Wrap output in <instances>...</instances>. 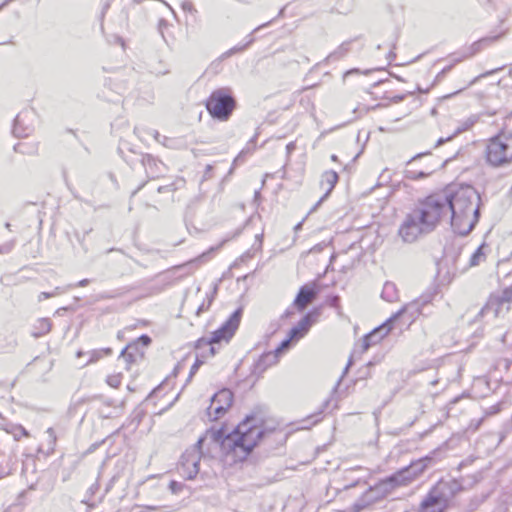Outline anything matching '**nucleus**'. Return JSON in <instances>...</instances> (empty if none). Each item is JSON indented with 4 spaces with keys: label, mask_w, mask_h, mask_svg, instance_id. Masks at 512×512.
Instances as JSON below:
<instances>
[{
    "label": "nucleus",
    "mask_w": 512,
    "mask_h": 512,
    "mask_svg": "<svg viewBox=\"0 0 512 512\" xmlns=\"http://www.w3.org/2000/svg\"><path fill=\"white\" fill-rule=\"evenodd\" d=\"M428 198L439 221L448 220L461 236L468 235L479 221L481 198L471 185H450Z\"/></svg>",
    "instance_id": "nucleus-1"
},
{
    "label": "nucleus",
    "mask_w": 512,
    "mask_h": 512,
    "mask_svg": "<svg viewBox=\"0 0 512 512\" xmlns=\"http://www.w3.org/2000/svg\"><path fill=\"white\" fill-rule=\"evenodd\" d=\"M263 419L256 415H247L236 428L226 434L223 428L208 430L204 440L209 437L214 443L220 445L221 450L226 454H233L234 457L245 459L258 444V441L271 435L273 431H265Z\"/></svg>",
    "instance_id": "nucleus-2"
},
{
    "label": "nucleus",
    "mask_w": 512,
    "mask_h": 512,
    "mask_svg": "<svg viewBox=\"0 0 512 512\" xmlns=\"http://www.w3.org/2000/svg\"><path fill=\"white\" fill-rule=\"evenodd\" d=\"M431 456L422 457L410 463V465L398 470L394 474L380 480L374 486H370L362 496L354 503L356 512L363 510L370 504L383 499L395 488L407 486L418 478L432 463Z\"/></svg>",
    "instance_id": "nucleus-3"
},
{
    "label": "nucleus",
    "mask_w": 512,
    "mask_h": 512,
    "mask_svg": "<svg viewBox=\"0 0 512 512\" xmlns=\"http://www.w3.org/2000/svg\"><path fill=\"white\" fill-rule=\"evenodd\" d=\"M438 214L427 197L411 213L407 214L398 234L406 243L415 242L420 236L432 232L439 223Z\"/></svg>",
    "instance_id": "nucleus-4"
},
{
    "label": "nucleus",
    "mask_w": 512,
    "mask_h": 512,
    "mask_svg": "<svg viewBox=\"0 0 512 512\" xmlns=\"http://www.w3.org/2000/svg\"><path fill=\"white\" fill-rule=\"evenodd\" d=\"M487 163L495 168L512 163V130L502 131L491 138L486 146Z\"/></svg>",
    "instance_id": "nucleus-5"
},
{
    "label": "nucleus",
    "mask_w": 512,
    "mask_h": 512,
    "mask_svg": "<svg viewBox=\"0 0 512 512\" xmlns=\"http://www.w3.org/2000/svg\"><path fill=\"white\" fill-rule=\"evenodd\" d=\"M205 106L213 119L227 121L236 108V100L229 88H219L210 94Z\"/></svg>",
    "instance_id": "nucleus-6"
},
{
    "label": "nucleus",
    "mask_w": 512,
    "mask_h": 512,
    "mask_svg": "<svg viewBox=\"0 0 512 512\" xmlns=\"http://www.w3.org/2000/svg\"><path fill=\"white\" fill-rule=\"evenodd\" d=\"M242 317V309L238 308L235 310L230 317L212 333L210 338H200L197 340L195 348L201 349L202 346H205L209 350V355H215L216 351L213 347L214 344H218L222 341L228 342L236 330L239 327L240 321Z\"/></svg>",
    "instance_id": "nucleus-7"
},
{
    "label": "nucleus",
    "mask_w": 512,
    "mask_h": 512,
    "mask_svg": "<svg viewBox=\"0 0 512 512\" xmlns=\"http://www.w3.org/2000/svg\"><path fill=\"white\" fill-rule=\"evenodd\" d=\"M203 443L204 438L200 437L198 441L193 446L186 449L181 456L178 471L184 478L188 480L194 479L199 473V465L203 455Z\"/></svg>",
    "instance_id": "nucleus-8"
},
{
    "label": "nucleus",
    "mask_w": 512,
    "mask_h": 512,
    "mask_svg": "<svg viewBox=\"0 0 512 512\" xmlns=\"http://www.w3.org/2000/svg\"><path fill=\"white\" fill-rule=\"evenodd\" d=\"M512 304V284L502 291L492 293L481 309L480 314L493 313L495 317H500L508 313Z\"/></svg>",
    "instance_id": "nucleus-9"
},
{
    "label": "nucleus",
    "mask_w": 512,
    "mask_h": 512,
    "mask_svg": "<svg viewBox=\"0 0 512 512\" xmlns=\"http://www.w3.org/2000/svg\"><path fill=\"white\" fill-rule=\"evenodd\" d=\"M433 296V294H423L419 298L407 303L390 317V321L394 322L401 317H406V321L412 323L423 313L424 308L432 302Z\"/></svg>",
    "instance_id": "nucleus-10"
},
{
    "label": "nucleus",
    "mask_w": 512,
    "mask_h": 512,
    "mask_svg": "<svg viewBox=\"0 0 512 512\" xmlns=\"http://www.w3.org/2000/svg\"><path fill=\"white\" fill-rule=\"evenodd\" d=\"M233 402V393L229 389H222L211 398V404L207 408V414L211 421L221 418L230 408Z\"/></svg>",
    "instance_id": "nucleus-11"
},
{
    "label": "nucleus",
    "mask_w": 512,
    "mask_h": 512,
    "mask_svg": "<svg viewBox=\"0 0 512 512\" xmlns=\"http://www.w3.org/2000/svg\"><path fill=\"white\" fill-rule=\"evenodd\" d=\"M505 33H506V31H504L503 33H501L499 35L481 38V39L473 42L471 45L464 47L462 50L457 52V54L459 56L454 59V63H460L464 59L474 56L475 54L479 53L484 47L489 46V45L493 44L494 42H496Z\"/></svg>",
    "instance_id": "nucleus-12"
},
{
    "label": "nucleus",
    "mask_w": 512,
    "mask_h": 512,
    "mask_svg": "<svg viewBox=\"0 0 512 512\" xmlns=\"http://www.w3.org/2000/svg\"><path fill=\"white\" fill-rule=\"evenodd\" d=\"M33 116L34 112L31 110H24L16 116L13 125L14 136L23 138L29 136L33 132L34 127L31 123Z\"/></svg>",
    "instance_id": "nucleus-13"
},
{
    "label": "nucleus",
    "mask_w": 512,
    "mask_h": 512,
    "mask_svg": "<svg viewBox=\"0 0 512 512\" xmlns=\"http://www.w3.org/2000/svg\"><path fill=\"white\" fill-rule=\"evenodd\" d=\"M448 505L449 500L462 490V485L455 479L439 481L432 489Z\"/></svg>",
    "instance_id": "nucleus-14"
},
{
    "label": "nucleus",
    "mask_w": 512,
    "mask_h": 512,
    "mask_svg": "<svg viewBox=\"0 0 512 512\" xmlns=\"http://www.w3.org/2000/svg\"><path fill=\"white\" fill-rule=\"evenodd\" d=\"M393 321H390V318L387 319L382 325L373 329L370 333L365 335L362 341L363 351L368 350L371 346L379 343L391 330V324Z\"/></svg>",
    "instance_id": "nucleus-15"
},
{
    "label": "nucleus",
    "mask_w": 512,
    "mask_h": 512,
    "mask_svg": "<svg viewBox=\"0 0 512 512\" xmlns=\"http://www.w3.org/2000/svg\"><path fill=\"white\" fill-rule=\"evenodd\" d=\"M317 316L316 311L308 312L294 327L289 331L290 339L299 340L304 337L312 326L314 319Z\"/></svg>",
    "instance_id": "nucleus-16"
},
{
    "label": "nucleus",
    "mask_w": 512,
    "mask_h": 512,
    "mask_svg": "<svg viewBox=\"0 0 512 512\" xmlns=\"http://www.w3.org/2000/svg\"><path fill=\"white\" fill-rule=\"evenodd\" d=\"M447 505L432 490L423 499L420 505V512H444Z\"/></svg>",
    "instance_id": "nucleus-17"
},
{
    "label": "nucleus",
    "mask_w": 512,
    "mask_h": 512,
    "mask_svg": "<svg viewBox=\"0 0 512 512\" xmlns=\"http://www.w3.org/2000/svg\"><path fill=\"white\" fill-rule=\"evenodd\" d=\"M317 295V291L308 285H304L299 289L298 294L294 300V306L299 310L303 311L308 304H310Z\"/></svg>",
    "instance_id": "nucleus-18"
},
{
    "label": "nucleus",
    "mask_w": 512,
    "mask_h": 512,
    "mask_svg": "<svg viewBox=\"0 0 512 512\" xmlns=\"http://www.w3.org/2000/svg\"><path fill=\"white\" fill-rule=\"evenodd\" d=\"M339 176L333 170L325 171L321 177V187L326 190L325 194L320 198V200L315 204L311 211L317 209V207L322 203L324 199L328 197L331 191L334 189L336 183L338 182Z\"/></svg>",
    "instance_id": "nucleus-19"
},
{
    "label": "nucleus",
    "mask_w": 512,
    "mask_h": 512,
    "mask_svg": "<svg viewBox=\"0 0 512 512\" xmlns=\"http://www.w3.org/2000/svg\"><path fill=\"white\" fill-rule=\"evenodd\" d=\"M280 356L273 350L263 353L255 364V372L263 373L267 368L278 363Z\"/></svg>",
    "instance_id": "nucleus-20"
},
{
    "label": "nucleus",
    "mask_w": 512,
    "mask_h": 512,
    "mask_svg": "<svg viewBox=\"0 0 512 512\" xmlns=\"http://www.w3.org/2000/svg\"><path fill=\"white\" fill-rule=\"evenodd\" d=\"M52 328V322L49 318H40L33 325L31 335L34 338H39L50 332Z\"/></svg>",
    "instance_id": "nucleus-21"
},
{
    "label": "nucleus",
    "mask_w": 512,
    "mask_h": 512,
    "mask_svg": "<svg viewBox=\"0 0 512 512\" xmlns=\"http://www.w3.org/2000/svg\"><path fill=\"white\" fill-rule=\"evenodd\" d=\"M273 21H274V19H273V20H271V21H268V22H266V23H264V24H262V25H260V26H258V27H256V28L252 31V33H251V34H249V35L246 37V42H245L243 45H237V46L232 47L231 49H229V50L225 53V55H226V56H230V55H233V54H235V53H237V52L244 51L246 48H248V47H249V46H250V45L255 41V39H254V37H253V34H254L255 32H257V31L261 30L262 28H265V27L269 26Z\"/></svg>",
    "instance_id": "nucleus-22"
},
{
    "label": "nucleus",
    "mask_w": 512,
    "mask_h": 512,
    "mask_svg": "<svg viewBox=\"0 0 512 512\" xmlns=\"http://www.w3.org/2000/svg\"><path fill=\"white\" fill-rule=\"evenodd\" d=\"M351 43L350 41H345L342 44H340L333 52H331L326 58L325 62H333L342 59L345 57L351 50Z\"/></svg>",
    "instance_id": "nucleus-23"
},
{
    "label": "nucleus",
    "mask_w": 512,
    "mask_h": 512,
    "mask_svg": "<svg viewBox=\"0 0 512 512\" xmlns=\"http://www.w3.org/2000/svg\"><path fill=\"white\" fill-rule=\"evenodd\" d=\"M488 246L482 243L471 255L469 259V267H476L486 260Z\"/></svg>",
    "instance_id": "nucleus-24"
},
{
    "label": "nucleus",
    "mask_w": 512,
    "mask_h": 512,
    "mask_svg": "<svg viewBox=\"0 0 512 512\" xmlns=\"http://www.w3.org/2000/svg\"><path fill=\"white\" fill-rule=\"evenodd\" d=\"M381 297L387 302H395L398 300V290L393 282L387 281L382 289Z\"/></svg>",
    "instance_id": "nucleus-25"
},
{
    "label": "nucleus",
    "mask_w": 512,
    "mask_h": 512,
    "mask_svg": "<svg viewBox=\"0 0 512 512\" xmlns=\"http://www.w3.org/2000/svg\"><path fill=\"white\" fill-rule=\"evenodd\" d=\"M137 349L136 344H129L121 351L120 357L127 363V369H129L130 364L135 362Z\"/></svg>",
    "instance_id": "nucleus-26"
},
{
    "label": "nucleus",
    "mask_w": 512,
    "mask_h": 512,
    "mask_svg": "<svg viewBox=\"0 0 512 512\" xmlns=\"http://www.w3.org/2000/svg\"><path fill=\"white\" fill-rule=\"evenodd\" d=\"M217 292V286H214L213 291L210 294L206 295L205 300L202 302V304L197 308L196 315L199 316L201 313L207 311L211 304L214 301L215 294Z\"/></svg>",
    "instance_id": "nucleus-27"
},
{
    "label": "nucleus",
    "mask_w": 512,
    "mask_h": 512,
    "mask_svg": "<svg viewBox=\"0 0 512 512\" xmlns=\"http://www.w3.org/2000/svg\"><path fill=\"white\" fill-rule=\"evenodd\" d=\"M111 354H112V349L111 348H103V349H99V350H92V351L89 352L90 358L86 362L85 365L97 362L104 355H111Z\"/></svg>",
    "instance_id": "nucleus-28"
},
{
    "label": "nucleus",
    "mask_w": 512,
    "mask_h": 512,
    "mask_svg": "<svg viewBox=\"0 0 512 512\" xmlns=\"http://www.w3.org/2000/svg\"><path fill=\"white\" fill-rule=\"evenodd\" d=\"M205 359H206L205 353H203V352L197 353L196 360L190 369V373H189L187 381H190L192 379V377L198 371L199 367L204 363Z\"/></svg>",
    "instance_id": "nucleus-29"
},
{
    "label": "nucleus",
    "mask_w": 512,
    "mask_h": 512,
    "mask_svg": "<svg viewBox=\"0 0 512 512\" xmlns=\"http://www.w3.org/2000/svg\"><path fill=\"white\" fill-rule=\"evenodd\" d=\"M4 431L8 432V435L12 434L15 441L20 440V438L23 436H25V437L29 436L28 431L21 425H15L11 428V430H4Z\"/></svg>",
    "instance_id": "nucleus-30"
},
{
    "label": "nucleus",
    "mask_w": 512,
    "mask_h": 512,
    "mask_svg": "<svg viewBox=\"0 0 512 512\" xmlns=\"http://www.w3.org/2000/svg\"><path fill=\"white\" fill-rule=\"evenodd\" d=\"M12 472L11 461L6 458L0 460V479L10 475Z\"/></svg>",
    "instance_id": "nucleus-31"
},
{
    "label": "nucleus",
    "mask_w": 512,
    "mask_h": 512,
    "mask_svg": "<svg viewBox=\"0 0 512 512\" xmlns=\"http://www.w3.org/2000/svg\"><path fill=\"white\" fill-rule=\"evenodd\" d=\"M293 340L294 339H290V334H288V338L284 339L274 351L279 356H281L285 351H287L291 347V342Z\"/></svg>",
    "instance_id": "nucleus-32"
},
{
    "label": "nucleus",
    "mask_w": 512,
    "mask_h": 512,
    "mask_svg": "<svg viewBox=\"0 0 512 512\" xmlns=\"http://www.w3.org/2000/svg\"><path fill=\"white\" fill-rule=\"evenodd\" d=\"M16 245V239H11L0 245V254H9Z\"/></svg>",
    "instance_id": "nucleus-33"
},
{
    "label": "nucleus",
    "mask_w": 512,
    "mask_h": 512,
    "mask_svg": "<svg viewBox=\"0 0 512 512\" xmlns=\"http://www.w3.org/2000/svg\"><path fill=\"white\" fill-rule=\"evenodd\" d=\"M46 433L48 435L49 450L51 452H53L55 445H56V440H57L56 433H55L54 429L51 427L47 429Z\"/></svg>",
    "instance_id": "nucleus-34"
},
{
    "label": "nucleus",
    "mask_w": 512,
    "mask_h": 512,
    "mask_svg": "<svg viewBox=\"0 0 512 512\" xmlns=\"http://www.w3.org/2000/svg\"><path fill=\"white\" fill-rule=\"evenodd\" d=\"M121 378V374L109 375L106 379V382L110 387L118 388L121 384Z\"/></svg>",
    "instance_id": "nucleus-35"
},
{
    "label": "nucleus",
    "mask_w": 512,
    "mask_h": 512,
    "mask_svg": "<svg viewBox=\"0 0 512 512\" xmlns=\"http://www.w3.org/2000/svg\"><path fill=\"white\" fill-rule=\"evenodd\" d=\"M143 163L144 165L151 169L152 166H155L157 167L158 165H163V163L159 160H156L155 158H153L152 156L148 155L146 156L144 159H143Z\"/></svg>",
    "instance_id": "nucleus-36"
},
{
    "label": "nucleus",
    "mask_w": 512,
    "mask_h": 512,
    "mask_svg": "<svg viewBox=\"0 0 512 512\" xmlns=\"http://www.w3.org/2000/svg\"><path fill=\"white\" fill-rule=\"evenodd\" d=\"M475 121L472 119L466 120L461 126L457 127V129L454 132V135L457 136L458 134L468 130L474 125Z\"/></svg>",
    "instance_id": "nucleus-37"
},
{
    "label": "nucleus",
    "mask_w": 512,
    "mask_h": 512,
    "mask_svg": "<svg viewBox=\"0 0 512 512\" xmlns=\"http://www.w3.org/2000/svg\"><path fill=\"white\" fill-rule=\"evenodd\" d=\"M154 138L157 142L162 143L164 146L174 147L172 140L168 139L166 136H161L158 131H155Z\"/></svg>",
    "instance_id": "nucleus-38"
},
{
    "label": "nucleus",
    "mask_w": 512,
    "mask_h": 512,
    "mask_svg": "<svg viewBox=\"0 0 512 512\" xmlns=\"http://www.w3.org/2000/svg\"><path fill=\"white\" fill-rule=\"evenodd\" d=\"M133 289H134V287H132V286H126V287H121V288L113 290L114 299L123 297L124 295H126L127 293L132 291Z\"/></svg>",
    "instance_id": "nucleus-39"
},
{
    "label": "nucleus",
    "mask_w": 512,
    "mask_h": 512,
    "mask_svg": "<svg viewBox=\"0 0 512 512\" xmlns=\"http://www.w3.org/2000/svg\"><path fill=\"white\" fill-rule=\"evenodd\" d=\"M184 488V484L181 482H177L175 480H172L169 483V489L173 494H179Z\"/></svg>",
    "instance_id": "nucleus-40"
},
{
    "label": "nucleus",
    "mask_w": 512,
    "mask_h": 512,
    "mask_svg": "<svg viewBox=\"0 0 512 512\" xmlns=\"http://www.w3.org/2000/svg\"><path fill=\"white\" fill-rule=\"evenodd\" d=\"M61 293L60 291V288L59 287H56L55 290L51 293L49 292H41L38 296V301H43V300H46L48 298H51V297H54L56 295H59Z\"/></svg>",
    "instance_id": "nucleus-41"
},
{
    "label": "nucleus",
    "mask_w": 512,
    "mask_h": 512,
    "mask_svg": "<svg viewBox=\"0 0 512 512\" xmlns=\"http://www.w3.org/2000/svg\"><path fill=\"white\" fill-rule=\"evenodd\" d=\"M329 403H330V400H326L325 402H323L321 409L317 413H315L309 417V419H314L313 424H316L317 422L320 421V419H321L320 415L323 413L324 409H326L328 407Z\"/></svg>",
    "instance_id": "nucleus-42"
},
{
    "label": "nucleus",
    "mask_w": 512,
    "mask_h": 512,
    "mask_svg": "<svg viewBox=\"0 0 512 512\" xmlns=\"http://www.w3.org/2000/svg\"><path fill=\"white\" fill-rule=\"evenodd\" d=\"M8 432L0 429V455L2 454V448L5 446L6 442L9 441Z\"/></svg>",
    "instance_id": "nucleus-43"
},
{
    "label": "nucleus",
    "mask_w": 512,
    "mask_h": 512,
    "mask_svg": "<svg viewBox=\"0 0 512 512\" xmlns=\"http://www.w3.org/2000/svg\"><path fill=\"white\" fill-rule=\"evenodd\" d=\"M430 174V172H419L418 174H416L415 172L413 171H407V177L410 178V179H420V178H425L427 177L428 175Z\"/></svg>",
    "instance_id": "nucleus-44"
},
{
    "label": "nucleus",
    "mask_w": 512,
    "mask_h": 512,
    "mask_svg": "<svg viewBox=\"0 0 512 512\" xmlns=\"http://www.w3.org/2000/svg\"><path fill=\"white\" fill-rule=\"evenodd\" d=\"M458 56L459 55L457 54V52H455L449 56V58L451 59L452 62L450 65H448L442 69L441 74H446L453 68V66L456 64V63H454V59L457 58Z\"/></svg>",
    "instance_id": "nucleus-45"
},
{
    "label": "nucleus",
    "mask_w": 512,
    "mask_h": 512,
    "mask_svg": "<svg viewBox=\"0 0 512 512\" xmlns=\"http://www.w3.org/2000/svg\"><path fill=\"white\" fill-rule=\"evenodd\" d=\"M502 69H503V67H499V68H496V69H493V70L487 71V72H485V73H483V74L479 75V76H478V77H476L475 79H473V80L470 82V85L474 84V83H475L479 78H485V77L490 76V75H492V74H494V73H496V72H498V71H500V70H502Z\"/></svg>",
    "instance_id": "nucleus-46"
},
{
    "label": "nucleus",
    "mask_w": 512,
    "mask_h": 512,
    "mask_svg": "<svg viewBox=\"0 0 512 512\" xmlns=\"http://www.w3.org/2000/svg\"><path fill=\"white\" fill-rule=\"evenodd\" d=\"M364 479H365V477H358L356 480L352 481L351 483L346 484L344 486V489L348 490V489H351V488H353V487H355L357 485H360L361 483H366V481Z\"/></svg>",
    "instance_id": "nucleus-47"
},
{
    "label": "nucleus",
    "mask_w": 512,
    "mask_h": 512,
    "mask_svg": "<svg viewBox=\"0 0 512 512\" xmlns=\"http://www.w3.org/2000/svg\"><path fill=\"white\" fill-rule=\"evenodd\" d=\"M182 9L186 12L195 13L196 9L194 8V5L190 1H184L181 5Z\"/></svg>",
    "instance_id": "nucleus-48"
},
{
    "label": "nucleus",
    "mask_w": 512,
    "mask_h": 512,
    "mask_svg": "<svg viewBox=\"0 0 512 512\" xmlns=\"http://www.w3.org/2000/svg\"><path fill=\"white\" fill-rule=\"evenodd\" d=\"M161 282H162L161 286L155 288L154 293H159V292L163 291L165 289V287H167L168 285L171 284V279L163 278Z\"/></svg>",
    "instance_id": "nucleus-49"
},
{
    "label": "nucleus",
    "mask_w": 512,
    "mask_h": 512,
    "mask_svg": "<svg viewBox=\"0 0 512 512\" xmlns=\"http://www.w3.org/2000/svg\"><path fill=\"white\" fill-rule=\"evenodd\" d=\"M98 299L100 300H109L114 299L113 291H105L98 295Z\"/></svg>",
    "instance_id": "nucleus-50"
},
{
    "label": "nucleus",
    "mask_w": 512,
    "mask_h": 512,
    "mask_svg": "<svg viewBox=\"0 0 512 512\" xmlns=\"http://www.w3.org/2000/svg\"><path fill=\"white\" fill-rule=\"evenodd\" d=\"M357 471H364V469L360 466H357V467H353L351 469H348L345 471V479H350V475L353 474L354 472H357Z\"/></svg>",
    "instance_id": "nucleus-51"
},
{
    "label": "nucleus",
    "mask_w": 512,
    "mask_h": 512,
    "mask_svg": "<svg viewBox=\"0 0 512 512\" xmlns=\"http://www.w3.org/2000/svg\"><path fill=\"white\" fill-rule=\"evenodd\" d=\"M14 150L18 153H22V154H25V153H30L31 151H27L25 149V144L24 143H18L14 146Z\"/></svg>",
    "instance_id": "nucleus-52"
},
{
    "label": "nucleus",
    "mask_w": 512,
    "mask_h": 512,
    "mask_svg": "<svg viewBox=\"0 0 512 512\" xmlns=\"http://www.w3.org/2000/svg\"><path fill=\"white\" fill-rule=\"evenodd\" d=\"M455 137L454 133L446 138H439L435 144V147H439L441 145H443L444 143L452 140L453 138Z\"/></svg>",
    "instance_id": "nucleus-53"
},
{
    "label": "nucleus",
    "mask_w": 512,
    "mask_h": 512,
    "mask_svg": "<svg viewBox=\"0 0 512 512\" xmlns=\"http://www.w3.org/2000/svg\"><path fill=\"white\" fill-rule=\"evenodd\" d=\"M138 342L142 343L144 346H148L151 343V338L144 334L138 338Z\"/></svg>",
    "instance_id": "nucleus-54"
},
{
    "label": "nucleus",
    "mask_w": 512,
    "mask_h": 512,
    "mask_svg": "<svg viewBox=\"0 0 512 512\" xmlns=\"http://www.w3.org/2000/svg\"><path fill=\"white\" fill-rule=\"evenodd\" d=\"M175 188H174V185H165V186H160L158 187L157 191L159 193H163V192H166V191H173Z\"/></svg>",
    "instance_id": "nucleus-55"
},
{
    "label": "nucleus",
    "mask_w": 512,
    "mask_h": 512,
    "mask_svg": "<svg viewBox=\"0 0 512 512\" xmlns=\"http://www.w3.org/2000/svg\"><path fill=\"white\" fill-rule=\"evenodd\" d=\"M406 95L405 94H398V95H394L393 97L390 98V100L394 103H399L401 101H403L405 99Z\"/></svg>",
    "instance_id": "nucleus-56"
},
{
    "label": "nucleus",
    "mask_w": 512,
    "mask_h": 512,
    "mask_svg": "<svg viewBox=\"0 0 512 512\" xmlns=\"http://www.w3.org/2000/svg\"><path fill=\"white\" fill-rule=\"evenodd\" d=\"M296 149L295 142H290L286 145L287 154H291Z\"/></svg>",
    "instance_id": "nucleus-57"
},
{
    "label": "nucleus",
    "mask_w": 512,
    "mask_h": 512,
    "mask_svg": "<svg viewBox=\"0 0 512 512\" xmlns=\"http://www.w3.org/2000/svg\"><path fill=\"white\" fill-rule=\"evenodd\" d=\"M196 350H197V353H200V352L205 353V354H206V358H208V357H212V356H213V355H209V350H208V348H207V347H205V346H202V348H201V349H197V348H196Z\"/></svg>",
    "instance_id": "nucleus-58"
},
{
    "label": "nucleus",
    "mask_w": 512,
    "mask_h": 512,
    "mask_svg": "<svg viewBox=\"0 0 512 512\" xmlns=\"http://www.w3.org/2000/svg\"><path fill=\"white\" fill-rule=\"evenodd\" d=\"M198 260H199V259H195V260L189 261V262H187V263H185V264H183V265L175 266L174 268H175V269H181V268H184V267H186V266H189V265H191V264L195 263V262H196V261H198Z\"/></svg>",
    "instance_id": "nucleus-59"
},
{
    "label": "nucleus",
    "mask_w": 512,
    "mask_h": 512,
    "mask_svg": "<svg viewBox=\"0 0 512 512\" xmlns=\"http://www.w3.org/2000/svg\"><path fill=\"white\" fill-rule=\"evenodd\" d=\"M90 283V280L89 279H82L78 282V286L79 287H85L87 286L88 284Z\"/></svg>",
    "instance_id": "nucleus-60"
},
{
    "label": "nucleus",
    "mask_w": 512,
    "mask_h": 512,
    "mask_svg": "<svg viewBox=\"0 0 512 512\" xmlns=\"http://www.w3.org/2000/svg\"><path fill=\"white\" fill-rule=\"evenodd\" d=\"M427 153H419L417 155H415L409 162L408 164L412 163L413 161L417 160L418 158L422 157L423 155H426Z\"/></svg>",
    "instance_id": "nucleus-61"
},
{
    "label": "nucleus",
    "mask_w": 512,
    "mask_h": 512,
    "mask_svg": "<svg viewBox=\"0 0 512 512\" xmlns=\"http://www.w3.org/2000/svg\"><path fill=\"white\" fill-rule=\"evenodd\" d=\"M339 302V297L338 296H334L332 299H331V305L332 306H337Z\"/></svg>",
    "instance_id": "nucleus-62"
},
{
    "label": "nucleus",
    "mask_w": 512,
    "mask_h": 512,
    "mask_svg": "<svg viewBox=\"0 0 512 512\" xmlns=\"http://www.w3.org/2000/svg\"><path fill=\"white\" fill-rule=\"evenodd\" d=\"M159 510V507L158 506H146V510L145 511H158Z\"/></svg>",
    "instance_id": "nucleus-63"
},
{
    "label": "nucleus",
    "mask_w": 512,
    "mask_h": 512,
    "mask_svg": "<svg viewBox=\"0 0 512 512\" xmlns=\"http://www.w3.org/2000/svg\"><path fill=\"white\" fill-rule=\"evenodd\" d=\"M211 170H212V166L211 165H207L206 166V170H205V175L208 176Z\"/></svg>",
    "instance_id": "nucleus-64"
}]
</instances>
